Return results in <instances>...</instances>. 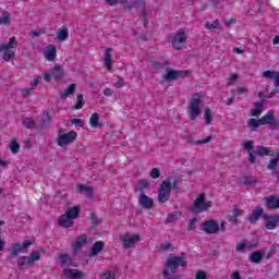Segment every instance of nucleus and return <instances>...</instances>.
I'll list each match as a JSON object with an SVG mask.
<instances>
[{
    "label": "nucleus",
    "mask_w": 279,
    "mask_h": 279,
    "mask_svg": "<svg viewBox=\"0 0 279 279\" xmlns=\"http://www.w3.org/2000/svg\"><path fill=\"white\" fill-rule=\"evenodd\" d=\"M166 269L162 270V276L166 279H180L178 276H171V274H177L179 267L186 269V253H181V256H175L170 254L166 259ZM169 269L171 274H169Z\"/></svg>",
    "instance_id": "1"
},
{
    "label": "nucleus",
    "mask_w": 279,
    "mask_h": 279,
    "mask_svg": "<svg viewBox=\"0 0 279 279\" xmlns=\"http://www.w3.org/2000/svg\"><path fill=\"white\" fill-rule=\"evenodd\" d=\"M243 149L248 151L247 160L251 165H256V156H260V158H264V156H274V153L265 146H256V150H254V141L245 142L243 144Z\"/></svg>",
    "instance_id": "2"
},
{
    "label": "nucleus",
    "mask_w": 279,
    "mask_h": 279,
    "mask_svg": "<svg viewBox=\"0 0 279 279\" xmlns=\"http://www.w3.org/2000/svg\"><path fill=\"white\" fill-rule=\"evenodd\" d=\"M203 99L204 95H202V93H195L192 95L187 106V114L191 121H195V119L202 114V109L199 107L202 106Z\"/></svg>",
    "instance_id": "3"
},
{
    "label": "nucleus",
    "mask_w": 279,
    "mask_h": 279,
    "mask_svg": "<svg viewBox=\"0 0 279 279\" xmlns=\"http://www.w3.org/2000/svg\"><path fill=\"white\" fill-rule=\"evenodd\" d=\"M16 37H11L8 44H1L0 53H2V60H5V62H10V60H12L15 56L12 49H16Z\"/></svg>",
    "instance_id": "4"
},
{
    "label": "nucleus",
    "mask_w": 279,
    "mask_h": 279,
    "mask_svg": "<svg viewBox=\"0 0 279 279\" xmlns=\"http://www.w3.org/2000/svg\"><path fill=\"white\" fill-rule=\"evenodd\" d=\"M213 206V203H206V194L202 193L194 201L192 207H190V213H194L195 215H201V213H206L208 208Z\"/></svg>",
    "instance_id": "5"
},
{
    "label": "nucleus",
    "mask_w": 279,
    "mask_h": 279,
    "mask_svg": "<svg viewBox=\"0 0 279 279\" xmlns=\"http://www.w3.org/2000/svg\"><path fill=\"white\" fill-rule=\"evenodd\" d=\"M76 140H77V132L75 131H70L63 134L59 133L57 137V145H59V147H65V145H71V143H73Z\"/></svg>",
    "instance_id": "6"
},
{
    "label": "nucleus",
    "mask_w": 279,
    "mask_h": 279,
    "mask_svg": "<svg viewBox=\"0 0 279 279\" xmlns=\"http://www.w3.org/2000/svg\"><path fill=\"white\" fill-rule=\"evenodd\" d=\"M262 125H269L271 130H279V119L274 114V110H269L260 118Z\"/></svg>",
    "instance_id": "7"
},
{
    "label": "nucleus",
    "mask_w": 279,
    "mask_h": 279,
    "mask_svg": "<svg viewBox=\"0 0 279 279\" xmlns=\"http://www.w3.org/2000/svg\"><path fill=\"white\" fill-rule=\"evenodd\" d=\"M125 8L128 10H137L141 16H147V3L145 0H131V2Z\"/></svg>",
    "instance_id": "8"
},
{
    "label": "nucleus",
    "mask_w": 279,
    "mask_h": 279,
    "mask_svg": "<svg viewBox=\"0 0 279 279\" xmlns=\"http://www.w3.org/2000/svg\"><path fill=\"white\" fill-rule=\"evenodd\" d=\"M185 43H186V33H184V31L182 29H179L172 38L173 49H175L177 51H180V49H182V46L185 45Z\"/></svg>",
    "instance_id": "9"
},
{
    "label": "nucleus",
    "mask_w": 279,
    "mask_h": 279,
    "mask_svg": "<svg viewBox=\"0 0 279 279\" xmlns=\"http://www.w3.org/2000/svg\"><path fill=\"white\" fill-rule=\"evenodd\" d=\"M168 187L169 185H166L163 182H161L159 190L157 192V199L159 204H165V202H169V197H171V190Z\"/></svg>",
    "instance_id": "10"
},
{
    "label": "nucleus",
    "mask_w": 279,
    "mask_h": 279,
    "mask_svg": "<svg viewBox=\"0 0 279 279\" xmlns=\"http://www.w3.org/2000/svg\"><path fill=\"white\" fill-rule=\"evenodd\" d=\"M122 245L124 250H130L135 243L141 241V235L134 234L133 236L130 233H126L124 236L121 238Z\"/></svg>",
    "instance_id": "11"
},
{
    "label": "nucleus",
    "mask_w": 279,
    "mask_h": 279,
    "mask_svg": "<svg viewBox=\"0 0 279 279\" xmlns=\"http://www.w3.org/2000/svg\"><path fill=\"white\" fill-rule=\"evenodd\" d=\"M203 231L207 234H217L219 232V223L216 220H206L203 222Z\"/></svg>",
    "instance_id": "12"
},
{
    "label": "nucleus",
    "mask_w": 279,
    "mask_h": 279,
    "mask_svg": "<svg viewBox=\"0 0 279 279\" xmlns=\"http://www.w3.org/2000/svg\"><path fill=\"white\" fill-rule=\"evenodd\" d=\"M138 205L145 210H151L154 208V198L147 196L145 193L140 194Z\"/></svg>",
    "instance_id": "13"
},
{
    "label": "nucleus",
    "mask_w": 279,
    "mask_h": 279,
    "mask_svg": "<svg viewBox=\"0 0 279 279\" xmlns=\"http://www.w3.org/2000/svg\"><path fill=\"white\" fill-rule=\"evenodd\" d=\"M86 243H88V235H78L75 242L72 244L73 254H77V252H80Z\"/></svg>",
    "instance_id": "14"
},
{
    "label": "nucleus",
    "mask_w": 279,
    "mask_h": 279,
    "mask_svg": "<svg viewBox=\"0 0 279 279\" xmlns=\"http://www.w3.org/2000/svg\"><path fill=\"white\" fill-rule=\"evenodd\" d=\"M63 275L69 279H84L86 278V274L80 269H63Z\"/></svg>",
    "instance_id": "15"
},
{
    "label": "nucleus",
    "mask_w": 279,
    "mask_h": 279,
    "mask_svg": "<svg viewBox=\"0 0 279 279\" xmlns=\"http://www.w3.org/2000/svg\"><path fill=\"white\" fill-rule=\"evenodd\" d=\"M260 217H264V219L265 217H267V214H265V209H263V207H255L247 220L250 221V223L254 225L256 223V221H258V219H260Z\"/></svg>",
    "instance_id": "16"
},
{
    "label": "nucleus",
    "mask_w": 279,
    "mask_h": 279,
    "mask_svg": "<svg viewBox=\"0 0 279 279\" xmlns=\"http://www.w3.org/2000/svg\"><path fill=\"white\" fill-rule=\"evenodd\" d=\"M181 182H182V177H174L172 181H171V177H169L162 181V183L166 186H168L170 191H179L180 186H178V184H181Z\"/></svg>",
    "instance_id": "17"
},
{
    "label": "nucleus",
    "mask_w": 279,
    "mask_h": 279,
    "mask_svg": "<svg viewBox=\"0 0 279 279\" xmlns=\"http://www.w3.org/2000/svg\"><path fill=\"white\" fill-rule=\"evenodd\" d=\"M266 219V230H276V228H278V223H279V216L278 215H270L265 217Z\"/></svg>",
    "instance_id": "18"
},
{
    "label": "nucleus",
    "mask_w": 279,
    "mask_h": 279,
    "mask_svg": "<svg viewBox=\"0 0 279 279\" xmlns=\"http://www.w3.org/2000/svg\"><path fill=\"white\" fill-rule=\"evenodd\" d=\"M265 206L266 208H270V209L279 208V196L278 195L266 196Z\"/></svg>",
    "instance_id": "19"
},
{
    "label": "nucleus",
    "mask_w": 279,
    "mask_h": 279,
    "mask_svg": "<svg viewBox=\"0 0 279 279\" xmlns=\"http://www.w3.org/2000/svg\"><path fill=\"white\" fill-rule=\"evenodd\" d=\"M262 77H265L266 80H274L275 88H279V72L267 70L263 72Z\"/></svg>",
    "instance_id": "20"
},
{
    "label": "nucleus",
    "mask_w": 279,
    "mask_h": 279,
    "mask_svg": "<svg viewBox=\"0 0 279 279\" xmlns=\"http://www.w3.org/2000/svg\"><path fill=\"white\" fill-rule=\"evenodd\" d=\"M44 56L46 60H48V62H53V60H56V56H58L56 51V46L54 45L48 46L44 51Z\"/></svg>",
    "instance_id": "21"
},
{
    "label": "nucleus",
    "mask_w": 279,
    "mask_h": 279,
    "mask_svg": "<svg viewBox=\"0 0 279 279\" xmlns=\"http://www.w3.org/2000/svg\"><path fill=\"white\" fill-rule=\"evenodd\" d=\"M145 189L149 190V181L146 180H138L134 185L135 193H141L143 195L145 193Z\"/></svg>",
    "instance_id": "22"
},
{
    "label": "nucleus",
    "mask_w": 279,
    "mask_h": 279,
    "mask_svg": "<svg viewBox=\"0 0 279 279\" xmlns=\"http://www.w3.org/2000/svg\"><path fill=\"white\" fill-rule=\"evenodd\" d=\"M51 121H53V118H51V113L49 111H45L39 122L40 130H45V128H49V125L51 124Z\"/></svg>",
    "instance_id": "23"
},
{
    "label": "nucleus",
    "mask_w": 279,
    "mask_h": 279,
    "mask_svg": "<svg viewBox=\"0 0 279 279\" xmlns=\"http://www.w3.org/2000/svg\"><path fill=\"white\" fill-rule=\"evenodd\" d=\"M50 75L56 80L57 82L60 81L62 77H64V70H62V66L60 65H54L50 70Z\"/></svg>",
    "instance_id": "24"
},
{
    "label": "nucleus",
    "mask_w": 279,
    "mask_h": 279,
    "mask_svg": "<svg viewBox=\"0 0 279 279\" xmlns=\"http://www.w3.org/2000/svg\"><path fill=\"white\" fill-rule=\"evenodd\" d=\"M77 190L82 195H85L86 197H93L95 195V191L93 186H87L85 184H78Z\"/></svg>",
    "instance_id": "25"
},
{
    "label": "nucleus",
    "mask_w": 279,
    "mask_h": 279,
    "mask_svg": "<svg viewBox=\"0 0 279 279\" xmlns=\"http://www.w3.org/2000/svg\"><path fill=\"white\" fill-rule=\"evenodd\" d=\"M59 226L61 228H71L73 226V219L69 218L65 214L61 215L58 219Z\"/></svg>",
    "instance_id": "26"
},
{
    "label": "nucleus",
    "mask_w": 279,
    "mask_h": 279,
    "mask_svg": "<svg viewBox=\"0 0 279 279\" xmlns=\"http://www.w3.org/2000/svg\"><path fill=\"white\" fill-rule=\"evenodd\" d=\"M263 256H265V252L255 251L250 254L248 260H251V263H255L256 265H258V263H260L263 260Z\"/></svg>",
    "instance_id": "27"
},
{
    "label": "nucleus",
    "mask_w": 279,
    "mask_h": 279,
    "mask_svg": "<svg viewBox=\"0 0 279 279\" xmlns=\"http://www.w3.org/2000/svg\"><path fill=\"white\" fill-rule=\"evenodd\" d=\"M59 260L61 267H70V265H73V257H71L69 254H60Z\"/></svg>",
    "instance_id": "28"
},
{
    "label": "nucleus",
    "mask_w": 279,
    "mask_h": 279,
    "mask_svg": "<svg viewBox=\"0 0 279 279\" xmlns=\"http://www.w3.org/2000/svg\"><path fill=\"white\" fill-rule=\"evenodd\" d=\"M77 88V85L75 83H72L68 86V88L63 89V92L60 94L61 99H66V97L73 95Z\"/></svg>",
    "instance_id": "29"
},
{
    "label": "nucleus",
    "mask_w": 279,
    "mask_h": 279,
    "mask_svg": "<svg viewBox=\"0 0 279 279\" xmlns=\"http://www.w3.org/2000/svg\"><path fill=\"white\" fill-rule=\"evenodd\" d=\"M255 109L251 110V117H260L263 112V107L265 106V100H260L254 104Z\"/></svg>",
    "instance_id": "30"
},
{
    "label": "nucleus",
    "mask_w": 279,
    "mask_h": 279,
    "mask_svg": "<svg viewBox=\"0 0 279 279\" xmlns=\"http://www.w3.org/2000/svg\"><path fill=\"white\" fill-rule=\"evenodd\" d=\"M90 128H104V122L99 121V113L95 112L89 118Z\"/></svg>",
    "instance_id": "31"
},
{
    "label": "nucleus",
    "mask_w": 279,
    "mask_h": 279,
    "mask_svg": "<svg viewBox=\"0 0 279 279\" xmlns=\"http://www.w3.org/2000/svg\"><path fill=\"white\" fill-rule=\"evenodd\" d=\"M57 38L61 43H64V40H69V28L66 26H63L62 28H59L57 31Z\"/></svg>",
    "instance_id": "32"
},
{
    "label": "nucleus",
    "mask_w": 279,
    "mask_h": 279,
    "mask_svg": "<svg viewBox=\"0 0 279 279\" xmlns=\"http://www.w3.org/2000/svg\"><path fill=\"white\" fill-rule=\"evenodd\" d=\"M111 51H112V48H107L106 54L104 58V64H105L106 69H108V71H110L112 69V54H110Z\"/></svg>",
    "instance_id": "33"
},
{
    "label": "nucleus",
    "mask_w": 279,
    "mask_h": 279,
    "mask_svg": "<svg viewBox=\"0 0 279 279\" xmlns=\"http://www.w3.org/2000/svg\"><path fill=\"white\" fill-rule=\"evenodd\" d=\"M104 241H97L92 245V252L89 253V256H97L99 252L104 250Z\"/></svg>",
    "instance_id": "34"
},
{
    "label": "nucleus",
    "mask_w": 279,
    "mask_h": 279,
    "mask_svg": "<svg viewBox=\"0 0 279 279\" xmlns=\"http://www.w3.org/2000/svg\"><path fill=\"white\" fill-rule=\"evenodd\" d=\"M69 219H77L80 217V207L74 206L70 209H68L64 214Z\"/></svg>",
    "instance_id": "35"
},
{
    "label": "nucleus",
    "mask_w": 279,
    "mask_h": 279,
    "mask_svg": "<svg viewBox=\"0 0 279 279\" xmlns=\"http://www.w3.org/2000/svg\"><path fill=\"white\" fill-rule=\"evenodd\" d=\"M241 184H244V186H254V184H258V179L256 177L244 175Z\"/></svg>",
    "instance_id": "36"
},
{
    "label": "nucleus",
    "mask_w": 279,
    "mask_h": 279,
    "mask_svg": "<svg viewBox=\"0 0 279 279\" xmlns=\"http://www.w3.org/2000/svg\"><path fill=\"white\" fill-rule=\"evenodd\" d=\"M165 80H167V82H173V81L178 80V70L167 69Z\"/></svg>",
    "instance_id": "37"
},
{
    "label": "nucleus",
    "mask_w": 279,
    "mask_h": 279,
    "mask_svg": "<svg viewBox=\"0 0 279 279\" xmlns=\"http://www.w3.org/2000/svg\"><path fill=\"white\" fill-rule=\"evenodd\" d=\"M21 252H23V248L21 247V243H13L12 248L10 251L12 258H16V256H19Z\"/></svg>",
    "instance_id": "38"
},
{
    "label": "nucleus",
    "mask_w": 279,
    "mask_h": 279,
    "mask_svg": "<svg viewBox=\"0 0 279 279\" xmlns=\"http://www.w3.org/2000/svg\"><path fill=\"white\" fill-rule=\"evenodd\" d=\"M12 23V17H10V12L2 11V16L0 17V25H10Z\"/></svg>",
    "instance_id": "39"
},
{
    "label": "nucleus",
    "mask_w": 279,
    "mask_h": 279,
    "mask_svg": "<svg viewBox=\"0 0 279 279\" xmlns=\"http://www.w3.org/2000/svg\"><path fill=\"white\" fill-rule=\"evenodd\" d=\"M76 105H74V110H82V108H84V104H86V100H84V95L78 94L76 96Z\"/></svg>",
    "instance_id": "40"
},
{
    "label": "nucleus",
    "mask_w": 279,
    "mask_h": 279,
    "mask_svg": "<svg viewBox=\"0 0 279 279\" xmlns=\"http://www.w3.org/2000/svg\"><path fill=\"white\" fill-rule=\"evenodd\" d=\"M247 125L252 130H256V128H260V125H263V123L260 122V119L257 120V119L251 118L247 120Z\"/></svg>",
    "instance_id": "41"
},
{
    "label": "nucleus",
    "mask_w": 279,
    "mask_h": 279,
    "mask_svg": "<svg viewBox=\"0 0 279 279\" xmlns=\"http://www.w3.org/2000/svg\"><path fill=\"white\" fill-rule=\"evenodd\" d=\"M22 123L24 126L27 128V130H34V128L36 126V121H34L32 118H24L22 120Z\"/></svg>",
    "instance_id": "42"
},
{
    "label": "nucleus",
    "mask_w": 279,
    "mask_h": 279,
    "mask_svg": "<svg viewBox=\"0 0 279 279\" xmlns=\"http://www.w3.org/2000/svg\"><path fill=\"white\" fill-rule=\"evenodd\" d=\"M204 119L206 125H210V123H213V111L210 110V108H205Z\"/></svg>",
    "instance_id": "43"
},
{
    "label": "nucleus",
    "mask_w": 279,
    "mask_h": 279,
    "mask_svg": "<svg viewBox=\"0 0 279 279\" xmlns=\"http://www.w3.org/2000/svg\"><path fill=\"white\" fill-rule=\"evenodd\" d=\"M180 213L179 211H174L172 214H169L166 221L167 223H175V221H178V218L180 217Z\"/></svg>",
    "instance_id": "44"
},
{
    "label": "nucleus",
    "mask_w": 279,
    "mask_h": 279,
    "mask_svg": "<svg viewBox=\"0 0 279 279\" xmlns=\"http://www.w3.org/2000/svg\"><path fill=\"white\" fill-rule=\"evenodd\" d=\"M17 265L20 267H25V265H33L32 264V259H29V257L27 256H21L19 259H17Z\"/></svg>",
    "instance_id": "45"
},
{
    "label": "nucleus",
    "mask_w": 279,
    "mask_h": 279,
    "mask_svg": "<svg viewBox=\"0 0 279 279\" xmlns=\"http://www.w3.org/2000/svg\"><path fill=\"white\" fill-rule=\"evenodd\" d=\"M9 147L13 154H19V151H21V144L16 141H12Z\"/></svg>",
    "instance_id": "46"
},
{
    "label": "nucleus",
    "mask_w": 279,
    "mask_h": 279,
    "mask_svg": "<svg viewBox=\"0 0 279 279\" xmlns=\"http://www.w3.org/2000/svg\"><path fill=\"white\" fill-rule=\"evenodd\" d=\"M279 160L275 157L269 160V163L267 165V169L269 171H276V167H278Z\"/></svg>",
    "instance_id": "47"
},
{
    "label": "nucleus",
    "mask_w": 279,
    "mask_h": 279,
    "mask_svg": "<svg viewBox=\"0 0 279 279\" xmlns=\"http://www.w3.org/2000/svg\"><path fill=\"white\" fill-rule=\"evenodd\" d=\"M28 258L31 259V263L34 265L36 260H40V253L38 251H34L31 253V256H28Z\"/></svg>",
    "instance_id": "48"
},
{
    "label": "nucleus",
    "mask_w": 279,
    "mask_h": 279,
    "mask_svg": "<svg viewBox=\"0 0 279 279\" xmlns=\"http://www.w3.org/2000/svg\"><path fill=\"white\" fill-rule=\"evenodd\" d=\"M233 215L239 219V217H242V215H245V210L240 209L239 205L233 206Z\"/></svg>",
    "instance_id": "49"
},
{
    "label": "nucleus",
    "mask_w": 279,
    "mask_h": 279,
    "mask_svg": "<svg viewBox=\"0 0 279 279\" xmlns=\"http://www.w3.org/2000/svg\"><path fill=\"white\" fill-rule=\"evenodd\" d=\"M220 23L219 20H215L211 24H209L208 22L205 24V27L207 29H218Z\"/></svg>",
    "instance_id": "50"
},
{
    "label": "nucleus",
    "mask_w": 279,
    "mask_h": 279,
    "mask_svg": "<svg viewBox=\"0 0 279 279\" xmlns=\"http://www.w3.org/2000/svg\"><path fill=\"white\" fill-rule=\"evenodd\" d=\"M150 178H151L153 180H158V178H160V169H158V168H153V169L150 170Z\"/></svg>",
    "instance_id": "51"
},
{
    "label": "nucleus",
    "mask_w": 279,
    "mask_h": 279,
    "mask_svg": "<svg viewBox=\"0 0 279 279\" xmlns=\"http://www.w3.org/2000/svg\"><path fill=\"white\" fill-rule=\"evenodd\" d=\"M191 75V71L189 70H177V77H189Z\"/></svg>",
    "instance_id": "52"
},
{
    "label": "nucleus",
    "mask_w": 279,
    "mask_h": 279,
    "mask_svg": "<svg viewBox=\"0 0 279 279\" xmlns=\"http://www.w3.org/2000/svg\"><path fill=\"white\" fill-rule=\"evenodd\" d=\"M100 279H117L114 272L106 271L100 276Z\"/></svg>",
    "instance_id": "53"
},
{
    "label": "nucleus",
    "mask_w": 279,
    "mask_h": 279,
    "mask_svg": "<svg viewBox=\"0 0 279 279\" xmlns=\"http://www.w3.org/2000/svg\"><path fill=\"white\" fill-rule=\"evenodd\" d=\"M71 124L75 125L76 128H84V120L73 119V120H71Z\"/></svg>",
    "instance_id": "54"
},
{
    "label": "nucleus",
    "mask_w": 279,
    "mask_h": 279,
    "mask_svg": "<svg viewBox=\"0 0 279 279\" xmlns=\"http://www.w3.org/2000/svg\"><path fill=\"white\" fill-rule=\"evenodd\" d=\"M227 219L228 221H230V223L239 222V218H236V216L234 215V211H232L231 214H228Z\"/></svg>",
    "instance_id": "55"
},
{
    "label": "nucleus",
    "mask_w": 279,
    "mask_h": 279,
    "mask_svg": "<svg viewBox=\"0 0 279 279\" xmlns=\"http://www.w3.org/2000/svg\"><path fill=\"white\" fill-rule=\"evenodd\" d=\"M90 219H92L93 226H99V223H101V219H99V217H97L96 214H92Z\"/></svg>",
    "instance_id": "56"
},
{
    "label": "nucleus",
    "mask_w": 279,
    "mask_h": 279,
    "mask_svg": "<svg viewBox=\"0 0 279 279\" xmlns=\"http://www.w3.org/2000/svg\"><path fill=\"white\" fill-rule=\"evenodd\" d=\"M43 82V76H37L34 82L31 83V88L34 90L38 84Z\"/></svg>",
    "instance_id": "57"
},
{
    "label": "nucleus",
    "mask_w": 279,
    "mask_h": 279,
    "mask_svg": "<svg viewBox=\"0 0 279 279\" xmlns=\"http://www.w3.org/2000/svg\"><path fill=\"white\" fill-rule=\"evenodd\" d=\"M211 138H213V135H209L205 140L194 142V145H206V143H210Z\"/></svg>",
    "instance_id": "58"
},
{
    "label": "nucleus",
    "mask_w": 279,
    "mask_h": 279,
    "mask_svg": "<svg viewBox=\"0 0 279 279\" xmlns=\"http://www.w3.org/2000/svg\"><path fill=\"white\" fill-rule=\"evenodd\" d=\"M195 223H197V218H192L191 220H190V223H189V226H187V230L189 231H191V230H195Z\"/></svg>",
    "instance_id": "59"
},
{
    "label": "nucleus",
    "mask_w": 279,
    "mask_h": 279,
    "mask_svg": "<svg viewBox=\"0 0 279 279\" xmlns=\"http://www.w3.org/2000/svg\"><path fill=\"white\" fill-rule=\"evenodd\" d=\"M29 245H32V241L25 240V241L21 244L22 252L27 251V250L29 248Z\"/></svg>",
    "instance_id": "60"
},
{
    "label": "nucleus",
    "mask_w": 279,
    "mask_h": 279,
    "mask_svg": "<svg viewBox=\"0 0 279 279\" xmlns=\"http://www.w3.org/2000/svg\"><path fill=\"white\" fill-rule=\"evenodd\" d=\"M206 278H208L207 275H206V271L199 270L196 274V279H206Z\"/></svg>",
    "instance_id": "61"
},
{
    "label": "nucleus",
    "mask_w": 279,
    "mask_h": 279,
    "mask_svg": "<svg viewBox=\"0 0 279 279\" xmlns=\"http://www.w3.org/2000/svg\"><path fill=\"white\" fill-rule=\"evenodd\" d=\"M171 243H169V242H165V243H161V250L163 251V252H167V250H171Z\"/></svg>",
    "instance_id": "62"
},
{
    "label": "nucleus",
    "mask_w": 279,
    "mask_h": 279,
    "mask_svg": "<svg viewBox=\"0 0 279 279\" xmlns=\"http://www.w3.org/2000/svg\"><path fill=\"white\" fill-rule=\"evenodd\" d=\"M239 80V74H233L229 80V86H232Z\"/></svg>",
    "instance_id": "63"
},
{
    "label": "nucleus",
    "mask_w": 279,
    "mask_h": 279,
    "mask_svg": "<svg viewBox=\"0 0 279 279\" xmlns=\"http://www.w3.org/2000/svg\"><path fill=\"white\" fill-rule=\"evenodd\" d=\"M236 252H245V243H239L235 246Z\"/></svg>",
    "instance_id": "64"
}]
</instances>
